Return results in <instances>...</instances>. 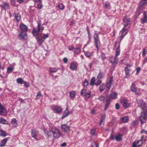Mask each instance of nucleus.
<instances>
[{
    "label": "nucleus",
    "instance_id": "nucleus-39",
    "mask_svg": "<svg viewBox=\"0 0 147 147\" xmlns=\"http://www.w3.org/2000/svg\"><path fill=\"white\" fill-rule=\"evenodd\" d=\"M103 76L104 74L102 72H100L97 76V79H101Z\"/></svg>",
    "mask_w": 147,
    "mask_h": 147
},
{
    "label": "nucleus",
    "instance_id": "nucleus-54",
    "mask_svg": "<svg viewBox=\"0 0 147 147\" xmlns=\"http://www.w3.org/2000/svg\"><path fill=\"white\" fill-rule=\"evenodd\" d=\"M42 5L41 3V2H40V3L37 5V8L38 9H40L42 8Z\"/></svg>",
    "mask_w": 147,
    "mask_h": 147
},
{
    "label": "nucleus",
    "instance_id": "nucleus-52",
    "mask_svg": "<svg viewBox=\"0 0 147 147\" xmlns=\"http://www.w3.org/2000/svg\"><path fill=\"white\" fill-rule=\"evenodd\" d=\"M91 146L92 147H94V146H95V147H98V144L95 142H92V144Z\"/></svg>",
    "mask_w": 147,
    "mask_h": 147
},
{
    "label": "nucleus",
    "instance_id": "nucleus-3",
    "mask_svg": "<svg viewBox=\"0 0 147 147\" xmlns=\"http://www.w3.org/2000/svg\"><path fill=\"white\" fill-rule=\"evenodd\" d=\"M120 102L123 107L125 108H127L130 106V103L126 98H122L120 99Z\"/></svg>",
    "mask_w": 147,
    "mask_h": 147
},
{
    "label": "nucleus",
    "instance_id": "nucleus-57",
    "mask_svg": "<svg viewBox=\"0 0 147 147\" xmlns=\"http://www.w3.org/2000/svg\"><path fill=\"white\" fill-rule=\"evenodd\" d=\"M68 49L69 50L71 51L74 50L75 49V48L73 46H70L68 47Z\"/></svg>",
    "mask_w": 147,
    "mask_h": 147
},
{
    "label": "nucleus",
    "instance_id": "nucleus-11",
    "mask_svg": "<svg viewBox=\"0 0 147 147\" xmlns=\"http://www.w3.org/2000/svg\"><path fill=\"white\" fill-rule=\"evenodd\" d=\"M18 36L19 39L21 40H25L27 38V34L25 32H21Z\"/></svg>",
    "mask_w": 147,
    "mask_h": 147
},
{
    "label": "nucleus",
    "instance_id": "nucleus-2",
    "mask_svg": "<svg viewBox=\"0 0 147 147\" xmlns=\"http://www.w3.org/2000/svg\"><path fill=\"white\" fill-rule=\"evenodd\" d=\"M44 131L48 137L51 136L52 134L55 138H58L62 135V134L55 126L52 127L50 130L44 129Z\"/></svg>",
    "mask_w": 147,
    "mask_h": 147
},
{
    "label": "nucleus",
    "instance_id": "nucleus-59",
    "mask_svg": "<svg viewBox=\"0 0 147 147\" xmlns=\"http://www.w3.org/2000/svg\"><path fill=\"white\" fill-rule=\"evenodd\" d=\"M115 108L117 110H118L119 109V105L118 103H117L115 105Z\"/></svg>",
    "mask_w": 147,
    "mask_h": 147
},
{
    "label": "nucleus",
    "instance_id": "nucleus-60",
    "mask_svg": "<svg viewBox=\"0 0 147 147\" xmlns=\"http://www.w3.org/2000/svg\"><path fill=\"white\" fill-rule=\"evenodd\" d=\"M11 5L13 6H15V2L14 0H10Z\"/></svg>",
    "mask_w": 147,
    "mask_h": 147
},
{
    "label": "nucleus",
    "instance_id": "nucleus-33",
    "mask_svg": "<svg viewBox=\"0 0 147 147\" xmlns=\"http://www.w3.org/2000/svg\"><path fill=\"white\" fill-rule=\"evenodd\" d=\"M110 102L109 99H107L106 100V104L105 108V110H106L108 108V106L109 105Z\"/></svg>",
    "mask_w": 147,
    "mask_h": 147
},
{
    "label": "nucleus",
    "instance_id": "nucleus-6",
    "mask_svg": "<svg viewBox=\"0 0 147 147\" xmlns=\"http://www.w3.org/2000/svg\"><path fill=\"white\" fill-rule=\"evenodd\" d=\"M61 130L65 133H67L69 132L70 131L69 127L66 124H61Z\"/></svg>",
    "mask_w": 147,
    "mask_h": 147
},
{
    "label": "nucleus",
    "instance_id": "nucleus-49",
    "mask_svg": "<svg viewBox=\"0 0 147 147\" xmlns=\"http://www.w3.org/2000/svg\"><path fill=\"white\" fill-rule=\"evenodd\" d=\"M85 55L87 57H89L91 55V53L88 51L85 52Z\"/></svg>",
    "mask_w": 147,
    "mask_h": 147
},
{
    "label": "nucleus",
    "instance_id": "nucleus-48",
    "mask_svg": "<svg viewBox=\"0 0 147 147\" xmlns=\"http://www.w3.org/2000/svg\"><path fill=\"white\" fill-rule=\"evenodd\" d=\"M58 7L61 10H62L64 9V6L63 5L62 3H60L59 4L58 6Z\"/></svg>",
    "mask_w": 147,
    "mask_h": 147
},
{
    "label": "nucleus",
    "instance_id": "nucleus-26",
    "mask_svg": "<svg viewBox=\"0 0 147 147\" xmlns=\"http://www.w3.org/2000/svg\"><path fill=\"white\" fill-rule=\"evenodd\" d=\"M40 37L44 40L48 37L49 34H45L41 33H40Z\"/></svg>",
    "mask_w": 147,
    "mask_h": 147
},
{
    "label": "nucleus",
    "instance_id": "nucleus-32",
    "mask_svg": "<svg viewBox=\"0 0 147 147\" xmlns=\"http://www.w3.org/2000/svg\"><path fill=\"white\" fill-rule=\"evenodd\" d=\"M105 85L104 84H102L100 85L99 86L100 91V92H102L103 91L105 88Z\"/></svg>",
    "mask_w": 147,
    "mask_h": 147
},
{
    "label": "nucleus",
    "instance_id": "nucleus-9",
    "mask_svg": "<svg viewBox=\"0 0 147 147\" xmlns=\"http://www.w3.org/2000/svg\"><path fill=\"white\" fill-rule=\"evenodd\" d=\"M7 114L6 109L3 105L0 102V115L5 116Z\"/></svg>",
    "mask_w": 147,
    "mask_h": 147
},
{
    "label": "nucleus",
    "instance_id": "nucleus-50",
    "mask_svg": "<svg viewBox=\"0 0 147 147\" xmlns=\"http://www.w3.org/2000/svg\"><path fill=\"white\" fill-rule=\"evenodd\" d=\"M13 69L14 68L13 67L12 68L9 67L7 68V72L8 73H10L13 70Z\"/></svg>",
    "mask_w": 147,
    "mask_h": 147
},
{
    "label": "nucleus",
    "instance_id": "nucleus-4",
    "mask_svg": "<svg viewBox=\"0 0 147 147\" xmlns=\"http://www.w3.org/2000/svg\"><path fill=\"white\" fill-rule=\"evenodd\" d=\"M93 38H94V43L97 49L98 50V46L100 45V42L98 34H97L94 33L93 36Z\"/></svg>",
    "mask_w": 147,
    "mask_h": 147
},
{
    "label": "nucleus",
    "instance_id": "nucleus-1",
    "mask_svg": "<svg viewBox=\"0 0 147 147\" xmlns=\"http://www.w3.org/2000/svg\"><path fill=\"white\" fill-rule=\"evenodd\" d=\"M44 29V27L41 25L40 22L38 21L37 28H34L32 30V33L34 36L36 37L37 42L39 45H40L44 41L40 37L39 32H42Z\"/></svg>",
    "mask_w": 147,
    "mask_h": 147
},
{
    "label": "nucleus",
    "instance_id": "nucleus-16",
    "mask_svg": "<svg viewBox=\"0 0 147 147\" xmlns=\"http://www.w3.org/2000/svg\"><path fill=\"white\" fill-rule=\"evenodd\" d=\"M13 15L14 16L17 22H20L21 19V16L20 13H15L13 14Z\"/></svg>",
    "mask_w": 147,
    "mask_h": 147
},
{
    "label": "nucleus",
    "instance_id": "nucleus-17",
    "mask_svg": "<svg viewBox=\"0 0 147 147\" xmlns=\"http://www.w3.org/2000/svg\"><path fill=\"white\" fill-rule=\"evenodd\" d=\"M142 144V141L141 140H138L137 143H136L134 142L132 144V147H136V146H141Z\"/></svg>",
    "mask_w": 147,
    "mask_h": 147
},
{
    "label": "nucleus",
    "instance_id": "nucleus-15",
    "mask_svg": "<svg viewBox=\"0 0 147 147\" xmlns=\"http://www.w3.org/2000/svg\"><path fill=\"white\" fill-rule=\"evenodd\" d=\"M131 19L130 18L127 19L126 18H125L123 20V22L124 23V28L127 27L129 24L130 22Z\"/></svg>",
    "mask_w": 147,
    "mask_h": 147
},
{
    "label": "nucleus",
    "instance_id": "nucleus-31",
    "mask_svg": "<svg viewBox=\"0 0 147 147\" xmlns=\"http://www.w3.org/2000/svg\"><path fill=\"white\" fill-rule=\"evenodd\" d=\"M105 115H102L101 117V120L99 123L100 125L101 124H104L105 119Z\"/></svg>",
    "mask_w": 147,
    "mask_h": 147
},
{
    "label": "nucleus",
    "instance_id": "nucleus-43",
    "mask_svg": "<svg viewBox=\"0 0 147 147\" xmlns=\"http://www.w3.org/2000/svg\"><path fill=\"white\" fill-rule=\"evenodd\" d=\"M115 139L116 141H121L122 140V139L120 135L119 134L116 136L115 137Z\"/></svg>",
    "mask_w": 147,
    "mask_h": 147
},
{
    "label": "nucleus",
    "instance_id": "nucleus-14",
    "mask_svg": "<svg viewBox=\"0 0 147 147\" xmlns=\"http://www.w3.org/2000/svg\"><path fill=\"white\" fill-rule=\"evenodd\" d=\"M19 28L23 32H26L28 30V28L26 26L23 24H21L19 26Z\"/></svg>",
    "mask_w": 147,
    "mask_h": 147
},
{
    "label": "nucleus",
    "instance_id": "nucleus-18",
    "mask_svg": "<svg viewBox=\"0 0 147 147\" xmlns=\"http://www.w3.org/2000/svg\"><path fill=\"white\" fill-rule=\"evenodd\" d=\"M131 90L133 92H135L136 94H139V92H137L136 88L135 85L133 84H132L131 86Z\"/></svg>",
    "mask_w": 147,
    "mask_h": 147
},
{
    "label": "nucleus",
    "instance_id": "nucleus-40",
    "mask_svg": "<svg viewBox=\"0 0 147 147\" xmlns=\"http://www.w3.org/2000/svg\"><path fill=\"white\" fill-rule=\"evenodd\" d=\"M90 92L86 93L84 95V96L86 99H88L90 97Z\"/></svg>",
    "mask_w": 147,
    "mask_h": 147
},
{
    "label": "nucleus",
    "instance_id": "nucleus-47",
    "mask_svg": "<svg viewBox=\"0 0 147 147\" xmlns=\"http://www.w3.org/2000/svg\"><path fill=\"white\" fill-rule=\"evenodd\" d=\"M100 79H96L97 81L95 83V85L96 86H98L101 83V81L100 80Z\"/></svg>",
    "mask_w": 147,
    "mask_h": 147
},
{
    "label": "nucleus",
    "instance_id": "nucleus-24",
    "mask_svg": "<svg viewBox=\"0 0 147 147\" xmlns=\"http://www.w3.org/2000/svg\"><path fill=\"white\" fill-rule=\"evenodd\" d=\"M8 140V138H5L1 140L0 143V146L3 147L5 146L6 143Z\"/></svg>",
    "mask_w": 147,
    "mask_h": 147
},
{
    "label": "nucleus",
    "instance_id": "nucleus-38",
    "mask_svg": "<svg viewBox=\"0 0 147 147\" xmlns=\"http://www.w3.org/2000/svg\"><path fill=\"white\" fill-rule=\"evenodd\" d=\"M120 51V45H119L118 47L116 49V54L115 55L116 57H117L119 55Z\"/></svg>",
    "mask_w": 147,
    "mask_h": 147
},
{
    "label": "nucleus",
    "instance_id": "nucleus-34",
    "mask_svg": "<svg viewBox=\"0 0 147 147\" xmlns=\"http://www.w3.org/2000/svg\"><path fill=\"white\" fill-rule=\"evenodd\" d=\"M95 78L94 77H92L91 79L90 82V84L91 86H93L95 84Z\"/></svg>",
    "mask_w": 147,
    "mask_h": 147
},
{
    "label": "nucleus",
    "instance_id": "nucleus-21",
    "mask_svg": "<svg viewBox=\"0 0 147 147\" xmlns=\"http://www.w3.org/2000/svg\"><path fill=\"white\" fill-rule=\"evenodd\" d=\"M141 21L142 23L143 24L147 23V16L145 13H144V17L141 19Z\"/></svg>",
    "mask_w": 147,
    "mask_h": 147
},
{
    "label": "nucleus",
    "instance_id": "nucleus-23",
    "mask_svg": "<svg viewBox=\"0 0 147 147\" xmlns=\"http://www.w3.org/2000/svg\"><path fill=\"white\" fill-rule=\"evenodd\" d=\"M0 6L3 8L5 10L8 9L9 7V4L6 2H3L2 5H0Z\"/></svg>",
    "mask_w": 147,
    "mask_h": 147
},
{
    "label": "nucleus",
    "instance_id": "nucleus-42",
    "mask_svg": "<svg viewBox=\"0 0 147 147\" xmlns=\"http://www.w3.org/2000/svg\"><path fill=\"white\" fill-rule=\"evenodd\" d=\"M58 68L52 67L50 68L51 72L52 73L56 72L58 71Z\"/></svg>",
    "mask_w": 147,
    "mask_h": 147
},
{
    "label": "nucleus",
    "instance_id": "nucleus-7",
    "mask_svg": "<svg viewBox=\"0 0 147 147\" xmlns=\"http://www.w3.org/2000/svg\"><path fill=\"white\" fill-rule=\"evenodd\" d=\"M121 35L120 37V41L119 43H120L122 39L127 34L128 32V30L127 29H125L124 28H123L122 30L121 31Z\"/></svg>",
    "mask_w": 147,
    "mask_h": 147
},
{
    "label": "nucleus",
    "instance_id": "nucleus-12",
    "mask_svg": "<svg viewBox=\"0 0 147 147\" xmlns=\"http://www.w3.org/2000/svg\"><path fill=\"white\" fill-rule=\"evenodd\" d=\"M113 77L111 76L109 78L107 84V87L108 89H109L111 87L112 85L113 84Z\"/></svg>",
    "mask_w": 147,
    "mask_h": 147
},
{
    "label": "nucleus",
    "instance_id": "nucleus-8",
    "mask_svg": "<svg viewBox=\"0 0 147 147\" xmlns=\"http://www.w3.org/2000/svg\"><path fill=\"white\" fill-rule=\"evenodd\" d=\"M52 109L53 111L55 112L57 114L61 113L62 109L59 106H55L52 107Z\"/></svg>",
    "mask_w": 147,
    "mask_h": 147
},
{
    "label": "nucleus",
    "instance_id": "nucleus-56",
    "mask_svg": "<svg viewBox=\"0 0 147 147\" xmlns=\"http://www.w3.org/2000/svg\"><path fill=\"white\" fill-rule=\"evenodd\" d=\"M41 96V93L40 92H38L37 95L36 96V98L38 99Z\"/></svg>",
    "mask_w": 147,
    "mask_h": 147
},
{
    "label": "nucleus",
    "instance_id": "nucleus-35",
    "mask_svg": "<svg viewBox=\"0 0 147 147\" xmlns=\"http://www.w3.org/2000/svg\"><path fill=\"white\" fill-rule=\"evenodd\" d=\"M117 96V93L114 92L112 93L111 94L110 96V98H111L115 99L116 98Z\"/></svg>",
    "mask_w": 147,
    "mask_h": 147
},
{
    "label": "nucleus",
    "instance_id": "nucleus-61",
    "mask_svg": "<svg viewBox=\"0 0 147 147\" xmlns=\"http://www.w3.org/2000/svg\"><path fill=\"white\" fill-rule=\"evenodd\" d=\"M146 62H147V57H146L143 60V64H144Z\"/></svg>",
    "mask_w": 147,
    "mask_h": 147
},
{
    "label": "nucleus",
    "instance_id": "nucleus-20",
    "mask_svg": "<svg viewBox=\"0 0 147 147\" xmlns=\"http://www.w3.org/2000/svg\"><path fill=\"white\" fill-rule=\"evenodd\" d=\"M125 77L128 78L130 76V69H129L127 67H126L125 68Z\"/></svg>",
    "mask_w": 147,
    "mask_h": 147
},
{
    "label": "nucleus",
    "instance_id": "nucleus-55",
    "mask_svg": "<svg viewBox=\"0 0 147 147\" xmlns=\"http://www.w3.org/2000/svg\"><path fill=\"white\" fill-rule=\"evenodd\" d=\"M95 129H92L91 130L90 133L92 135H94L95 134Z\"/></svg>",
    "mask_w": 147,
    "mask_h": 147
},
{
    "label": "nucleus",
    "instance_id": "nucleus-13",
    "mask_svg": "<svg viewBox=\"0 0 147 147\" xmlns=\"http://www.w3.org/2000/svg\"><path fill=\"white\" fill-rule=\"evenodd\" d=\"M109 61L110 62L113 64H117L118 60V59L117 57H111L109 58Z\"/></svg>",
    "mask_w": 147,
    "mask_h": 147
},
{
    "label": "nucleus",
    "instance_id": "nucleus-51",
    "mask_svg": "<svg viewBox=\"0 0 147 147\" xmlns=\"http://www.w3.org/2000/svg\"><path fill=\"white\" fill-rule=\"evenodd\" d=\"M86 90L85 89H82L81 90V95L82 96H83L86 93Z\"/></svg>",
    "mask_w": 147,
    "mask_h": 147
},
{
    "label": "nucleus",
    "instance_id": "nucleus-30",
    "mask_svg": "<svg viewBox=\"0 0 147 147\" xmlns=\"http://www.w3.org/2000/svg\"><path fill=\"white\" fill-rule=\"evenodd\" d=\"M138 123V121L137 120L134 121L131 123V128L134 127L137 125Z\"/></svg>",
    "mask_w": 147,
    "mask_h": 147
},
{
    "label": "nucleus",
    "instance_id": "nucleus-19",
    "mask_svg": "<svg viewBox=\"0 0 147 147\" xmlns=\"http://www.w3.org/2000/svg\"><path fill=\"white\" fill-rule=\"evenodd\" d=\"M147 4V1H145L143 0H142L141 2L140 3L139 5H138V8L139 9L142 8V9H143V6L145 5H146Z\"/></svg>",
    "mask_w": 147,
    "mask_h": 147
},
{
    "label": "nucleus",
    "instance_id": "nucleus-28",
    "mask_svg": "<svg viewBox=\"0 0 147 147\" xmlns=\"http://www.w3.org/2000/svg\"><path fill=\"white\" fill-rule=\"evenodd\" d=\"M11 124L13 125L14 127H16L17 126V123L16 120L15 118H13L12 119L11 121Z\"/></svg>",
    "mask_w": 147,
    "mask_h": 147
},
{
    "label": "nucleus",
    "instance_id": "nucleus-46",
    "mask_svg": "<svg viewBox=\"0 0 147 147\" xmlns=\"http://www.w3.org/2000/svg\"><path fill=\"white\" fill-rule=\"evenodd\" d=\"M7 122L6 120L2 117L0 118V123L5 124V122Z\"/></svg>",
    "mask_w": 147,
    "mask_h": 147
},
{
    "label": "nucleus",
    "instance_id": "nucleus-41",
    "mask_svg": "<svg viewBox=\"0 0 147 147\" xmlns=\"http://www.w3.org/2000/svg\"><path fill=\"white\" fill-rule=\"evenodd\" d=\"M6 135H7L4 131L2 130H0V136L4 137Z\"/></svg>",
    "mask_w": 147,
    "mask_h": 147
},
{
    "label": "nucleus",
    "instance_id": "nucleus-5",
    "mask_svg": "<svg viewBox=\"0 0 147 147\" xmlns=\"http://www.w3.org/2000/svg\"><path fill=\"white\" fill-rule=\"evenodd\" d=\"M146 111H145V112H144L143 113H142V114L140 117L139 119L142 124H143L146 122V115H147V113H146Z\"/></svg>",
    "mask_w": 147,
    "mask_h": 147
},
{
    "label": "nucleus",
    "instance_id": "nucleus-25",
    "mask_svg": "<svg viewBox=\"0 0 147 147\" xmlns=\"http://www.w3.org/2000/svg\"><path fill=\"white\" fill-rule=\"evenodd\" d=\"M77 65L74 62H71L70 65V68L73 70H75L77 69Z\"/></svg>",
    "mask_w": 147,
    "mask_h": 147
},
{
    "label": "nucleus",
    "instance_id": "nucleus-45",
    "mask_svg": "<svg viewBox=\"0 0 147 147\" xmlns=\"http://www.w3.org/2000/svg\"><path fill=\"white\" fill-rule=\"evenodd\" d=\"M105 99V97L102 95L100 96L98 98V99L100 101H104Z\"/></svg>",
    "mask_w": 147,
    "mask_h": 147
},
{
    "label": "nucleus",
    "instance_id": "nucleus-62",
    "mask_svg": "<svg viewBox=\"0 0 147 147\" xmlns=\"http://www.w3.org/2000/svg\"><path fill=\"white\" fill-rule=\"evenodd\" d=\"M101 57L102 59H103L105 58V56L104 53H102L101 54Z\"/></svg>",
    "mask_w": 147,
    "mask_h": 147
},
{
    "label": "nucleus",
    "instance_id": "nucleus-58",
    "mask_svg": "<svg viewBox=\"0 0 147 147\" xmlns=\"http://www.w3.org/2000/svg\"><path fill=\"white\" fill-rule=\"evenodd\" d=\"M24 86L26 88L28 87L29 86V84L26 82H24Z\"/></svg>",
    "mask_w": 147,
    "mask_h": 147
},
{
    "label": "nucleus",
    "instance_id": "nucleus-53",
    "mask_svg": "<svg viewBox=\"0 0 147 147\" xmlns=\"http://www.w3.org/2000/svg\"><path fill=\"white\" fill-rule=\"evenodd\" d=\"M88 82L87 80H85L83 82V85L84 86H86L88 85Z\"/></svg>",
    "mask_w": 147,
    "mask_h": 147
},
{
    "label": "nucleus",
    "instance_id": "nucleus-63",
    "mask_svg": "<svg viewBox=\"0 0 147 147\" xmlns=\"http://www.w3.org/2000/svg\"><path fill=\"white\" fill-rule=\"evenodd\" d=\"M145 50L144 48H143V50L142 51V55L143 57H144L145 55Z\"/></svg>",
    "mask_w": 147,
    "mask_h": 147
},
{
    "label": "nucleus",
    "instance_id": "nucleus-29",
    "mask_svg": "<svg viewBox=\"0 0 147 147\" xmlns=\"http://www.w3.org/2000/svg\"><path fill=\"white\" fill-rule=\"evenodd\" d=\"M31 135L32 137L34 139H37L36 136L37 134L35 130H32Z\"/></svg>",
    "mask_w": 147,
    "mask_h": 147
},
{
    "label": "nucleus",
    "instance_id": "nucleus-10",
    "mask_svg": "<svg viewBox=\"0 0 147 147\" xmlns=\"http://www.w3.org/2000/svg\"><path fill=\"white\" fill-rule=\"evenodd\" d=\"M139 106L144 110V112L145 111H147V109L146 107V104L144 101L142 100H140L138 102Z\"/></svg>",
    "mask_w": 147,
    "mask_h": 147
},
{
    "label": "nucleus",
    "instance_id": "nucleus-64",
    "mask_svg": "<svg viewBox=\"0 0 147 147\" xmlns=\"http://www.w3.org/2000/svg\"><path fill=\"white\" fill-rule=\"evenodd\" d=\"M67 59L66 58H64L63 59V61L64 63H66L67 62Z\"/></svg>",
    "mask_w": 147,
    "mask_h": 147
},
{
    "label": "nucleus",
    "instance_id": "nucleus-27",
    "mask_svg": "<svg viewBox=\"0 0 147 147\" xmlns=\"http://www.w3.org/2000/svg\"><path fill=\"white\" fill-rule=\"evenodd\" d=\"M120 119L123 123H125L127 122L129 120V118L127 117L124 116L120 118Z\"/></svg>",
    "mask_w": 147,
    "mask_h": 147
},
{
    "label": "nucleus",
    "instance_id": "nucleus-44",
    "mask_svg": "<svg viewBox=\"0 0 147 147\" xmlns=\"http://www.w3.org/2000/svg\"><path fill=\"white\" fill-rule=\"evenodd\" d=\"M80 49L79 48H77L75 50L74 53L75 54H78L80 52Z\"/></svg>",
    "mask_w": 147,
    "mask_h": 147
},
{
    "label": "nucleus",
    "instance_id": "nucleus-36",
    "mask_svg": "<svg viewBox=\"0 0 147 147\" xmlns=\"http://www.w3.org/2000/svg\"><path fill=\"white\" fill-rule=\"evenodd\" d=\"M17 82L20 84H22L24 83V81L22 78H19L16 80Z\"/></svg>",
    "mask_w": 147,
    "mask_h": 147
},
{
    "label": "nucleus",
    "instance_id": "nucleus-22",
    "mask_svg": "<svg viewBox=\"0 0 147 147\" xmlns=\"http://www.w3.org/2000/svg\"><path fill=\"white\" fill-rule=\"evenodd\" d=\"M69 111L67 109V108L63 114L62 117V119L67 116L69 115Z\"/></svg>",
    "mask_w": 147,
    "mask_h": 147
},
{
    "label": "nucleus",
    "instance_id": "nucleus-37",
    "mask_svg": "<svg viewBox=\"0 0 147 147\" xmlns=\"http://www.w3.org/2000/svg\"><path fill=\"white\" fill-rule=\"evenodd\" d=\"M69 96L71 98H74L75 96V92L74 91H72L69 92Z\"/></svg>",
    "mask_w": 147,
    "mask_h": 147
}]
</instances>
